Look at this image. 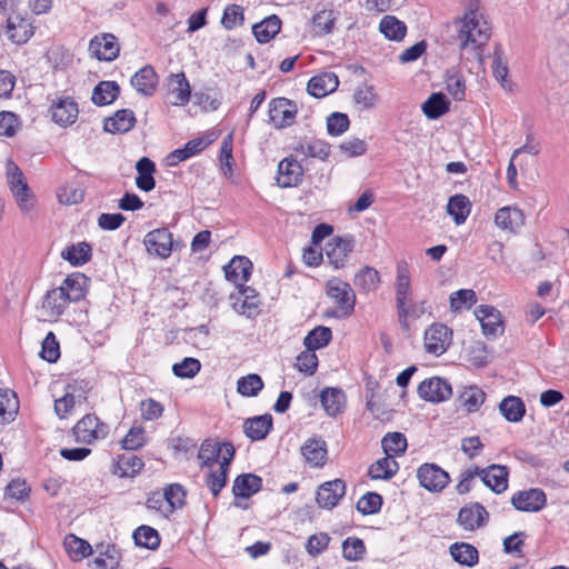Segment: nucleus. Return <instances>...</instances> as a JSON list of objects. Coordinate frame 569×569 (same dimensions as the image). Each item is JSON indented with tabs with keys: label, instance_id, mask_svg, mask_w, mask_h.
<instances>
[{
	"label": "nucleus",
	"instance_id": "f257e3e1",
	"mask_svg": "<svg viewBox=\"0 0 569 569\" xmlns=\"http://www.w3.org/2000/svg\"><path fill=\"white\" fill-rule=\"evenodd\" d=\"M458 27V39L460 40V49H467L472 46L475 56L480 64H483L485 57L481 51L488 40L490 39V28L486 21L480 22L477 19V13L470 11L463 19L456 22Z\"/></svg>",
	"mask_w": 569,
	"mask_h": 569
},
{
	"label": "nucleus",
	"instance_id": "f03ea898",
	"mask_svg": "<svg viewBox=\"0 0 569 569\" xmlns=\"http://www.w3.org/2000/svg\"><path fill=\"white\" fill-rule=\"evenodd\" d=\"M6 169L7 181L19 209L29 213L34 206V198L22 170L12 160L7 161Z\"/></svg>",
	"mask_w": 569,
	"mask_h": 569
},
{
	"label": "nucleus",
	"instance_id": "7ed1b4c3",
	"mask_svg": "<svg viewBox=\"0 0 569 569\" xmlns=\"http://www.w3.org/2000/svg\"><path fill=\"white\" fill-rule=\"evenodd\" d=\"M234 447L230 442L207 439L200 447L198 458L202 461V467L211 469L213 463H218L219 467H229L234 457Z\"/></svg>",
	"mask_w": 569,
	"mask_h": 569
},
{
	"label": "nucleus",
	"instance_id": "20e7f679",
	"mask_svg": "<svg viewBox=\"0 0 569 569\" xmlns=\"http://www.w3.org/2000/svg\"><path fill=\"white\" fill-rule=\"evenodd\" d=\"M326 292L327 296L339 307L342 317H349L353 313L356 295L348 282L338 278H332L327 281Z\"/></svg>",
	"mask_w": 569,
	"mask_h": 569
},
{
	"label": "nucleus",
	"instance_id": "39448f33",
	"mask_svg": "<svg viewBox=\"0 0 569 569\" xmlns=\"http://www.w3.org/2000/svg\"><path fill=\"white\" fill-rule=\"evenodd\" d=\"M73 433L77 441L89 445L96 440L104 439L109 433V426L94 415H86L73 427Z\"/></svg>",
	"mask_w": 569,
	"mask_h": 569
},
{
	"label": "nucleus",
	"instance_id": "423d86ee",
	"mask_svg": "<svg viewBox=\"0 0 569 569\" xmlns=\"http://www.w3.org/2000/svg\"><path fill=\"white\" fill-rule=\"evenodd\" d=\"M417 478L420 486L430 492H441L450 482L449 473L436 463L421 465Z\"/></svg>",
	"mask_w": 569,
	"mask_h": 569
},
{
	"label": "nucleus",
	"instance_id": "0eeeda50",
	"mask_svg": "<svg viewBox=\"0 0 569 569\" xmlns=\"http://www.w3.org/2000/svg\"><path fill=\"white\" fill-rule=\"evenodd\" d=\"M143 244L150 256L166 259L173 250L172 233L168 228L151 230L144 236Z\"/></svg>",
	"mask_w": 569,
	"mask_h": 569
},
{
	"label": "nucleus",
	"instance_id": "6e6552de",
	"mask_svg": "<svg viewBox=\"0 0 569 569\" xmlns=\"http://www.w3.org/2000/svg\"><path fill=\"white\" fill-rule=\"evenodd\" d=\"M298 112L293 101L287 98H274L269 102V121L276 128H286L293 123Z\"/></svg>",
	"mask_w": 569,
	"mask_h": 569
},
{
	"label": "nucleus",
	"instance_id": "1a4fd4ad",
	"mask_svg": "<svg viewBox=\"0 0 569 569\" xmlns=\"http://www.w3.org/2000/svg\"><path fill=\"white\" fill-rule=\"evenodd\" d=\"M417 392L425 401L439 403L451 397L452 388L446 379L431 377L420 382Z\"/></svg>",
	"mask_w": 569,
	"mask_h": 569
},
{
	"label": "nucleus",
	"instance_id": "9d476101",
	"mask_svg": "<svg viewBox=\"0 0 569 569\" xmlns=\"http://www.w3.org/2000/svg\"><path fill=\"white\" fill-rule=\"evenodd\" d=\"M510 502L519 511L539 512L547 505V496L540 488H530L515 492Z\"/></svg>",
	"mask_w": 569,
	"mask_h": 569
},
{
	"label": "nucleus",
	"instance_id": "9b49d317",
	"mask_svg": "<svg viewBox=\"0 0 569 569\" xmlns=\"http://www.w3.org/2000/svg\"><path fill=\"white\" fill-rule=\"evenodd\" d=\"M452 331L442 323H433L425 332V348L427 352L440 356L451 343Z\"/></svg>",
	"mask_w": 569,
	"mask_h": 569
},
{
	"label": "nucleus",
	"instance_id": "f8f14e48",
	"mask_svg": "<svg viewBox=\"0 0 569 569\" xmlns=\"http://www.w3.org/2000/svg\"><path fill=\"white\" fill-rule=\"evenodd\" d=\"M346 489V481L342 479L326 481L318 487L316 501L320 508L331 510L345 497Z\"/></svg>",
	"mask_w": 569,
	"mask_h": 569
},
{
	"label": "nucleus",
	"instance_id": "ddd939ff",
	"mask_svg": "<svg viewBox=\"0 0 569 569\" xmlns=\"http://www.w3.org/2000/svg\"><path fill=\"white\" fill-rule=\"evenodd\" d=\"M89 51L100 61H112L119 56L120 47L111 33H101L91 39Z\"/></svg>",
	"mask_w": 569,
	"mask_h": 569
},
{
	"label": "nucleus",
	"instance_id": "4468645a",
	"mask_svg": "<svg viewBox=\"0 0 569 569\" xmlns=\"http://www.w3.org/2000/svg\"><path fill=\"white\" fill-rule=\"evenodd\" d=\"M191 89L183 72L171 73L167 79V99L172 106H184L189 102Z\"/></svg>",
	"mask_w": 569,
	"mask_h": 569
},
{
	"label": "nucleus",
	"instance_id": "2eb2a0df",
	"mask_svg": "<svg viewBox=\"0 0 569 569\" xmlns=\"http://www.w3.org/2000/svg\"><path fill=\"white\" fill-rule=\"evenodd\" d=\"M489 520V513L485 509V507L475 502L469 506L462 507L458 513V523L465 529L469 531H475L478 528L487 525Z\"/></svg>",
	"mask_w": 569,
	"mask_h": 569
},
{
	"label": "nucleus",
	"instance_id": "dca6fc26",
	"mask_svg": "<svg viewBox=\"0 0 569 569\" xmlns=\"http://www.w3.org/2000/svg\"><path fill=\"white\" fill-rule=\"evenodd\" d=\"M303 176V168L293 158H284L278 164L277 184L281 188H291L298 186Z\"/></svg>",
	"mask_w": 569,
	"mask_h": 569
},
{
	"label": "nucleus",
	"instance_id": "f3484780",
	"mask_svg": "<svg viewBox=\"0 0 569 569\" xmlns=\"http://www.w3.org/2000/svg\"><path fill=\"white\" fill-rule=\"evenodd\" d=\"M475 315L481 323L485 336L496 337L503 331L501 315L495 307L480 305L476 308Z\"/></svg>",
	"mask_w": 569,
	"mask_h": 569
},
{
	"label": "nucleus",
	"instance_id": "a211bd4d",
	"mask_svg": "<svg viewBox=\"0 0 569 569\" xmlns=\"http://www.w3.org/2000/svg\"><path fill=\"white\" fill-rule=\"evenodd\" d=\"M495 223L502 230L516 233L525 224V214L517 207L506 206L497 210Z\"/></svg>",
	"mask_w": 569,
	"mask_h": 569
},
{
	"label": "nucleus",
	"instance_id": "6ab92c4d",
	"mask_svg": "<svg viewBox=\"0 0 569 569\" xmlns=\"http://www.w3.org/2000/svg\"><path fill=\"white\" fill-rule=\"evenodd\" d=\"M6 33L17 44L26 43L34 33L32 23L20 16H12L7 19Z\"/></svg>",
	"mask_w": 569,
	"mask_h": 569
},
{
	"label": "nucleus",
	"instance_id": "aec40b11",
	"mask_svg": "<svg viewBox=\"0 0 569 569\" xmlns=\"http://www.w3.org/2000/svg\"><path fill=\"white\" fill-rule=\"evenodd\" d=\"M70 302L63 289L57 287L46 293L41 310L48 318H58L64 312Z\"/></svg>",
	"mask_w": 569,
	"mask_h": 569
},
{
	"label": "nucleus",
	"instance_id": "412c9836",
	"mask_svg": "<svg viewBox=\"0 0 569 569\" xmlns=\"http://www.w3.org/2000/svg\"><path fill=\"white\" fill-rule=\"evenodd\" d=\"M301 455L307 463L312 467H322L327 461V443L320 437H312L306 440L300 448Z\"/></svg>",
	"mask_w": 569,
	"mask_h": 569
},
{
	"label": "nucleus",
	"instance_id": "4be33fe9",
	"mask_svg": "<svg viewBox=\"0 0 569 569\" xmlns=\"http://www.w3.org/2000/svg\"><path fill=\"white\" fill-rule=\"evenodd\" d=\"M509 471L506 466L491 465L488 468H480V478L483 483L493 492L501 493L508 488Z\"/></svg>",
	"mask_w": 569,
	"mask_h": 569
},
{
	"label": "nucleus",
	"instance_id": "5701e85b",
	"mask_svg": "<svg viewBox=\"0 0 569 569\" xmlns=\"http://www.w3.org/2000/svg\"><path fill=\"white\" fill-rule=\"evenodd\" d=\"M353 241L335 237L326 244V257L335 268L343 267L347 256L352 251Z\"/></svg>",
	"mask_w": 569,
	"mask_h": 569
},
{
	"label": "nucleus",
	"instance_id": "b1692460",
	"mask_svg": "<svg viewBox=\"0 0 569 569\" xmlns=\"http://www.w3.org/2000/svg\"><path fill=\"white\" fill-rule=\"evenodd\" d=\"M158 74L152 66H144L131 78V86L141 94L150 97L156 92Z\"/></svg>",
	"mask_w": 569,
	"mask_h": 569
},
{
	"label": "nucleus",
	"instance_id": "393cba45",
	"mask_svg": "<svg viewBox=\"0 0 569 569\" xmlns=\"http://www.w3.org/2000/svg\"><path fill=\"white\" fill-rule=\"evenodd\" d=\"M251 270V261L242 256H236L224 267L226 278L239 287H242V284L249 280Z\"/></svg>",
	"mask_w": 569,
	"mask_h": 569
},
{
	"label": "nucleus",
	"instance_id": "a878e982",
	"mask_svg": "<svg viewBox=\"0 0 569 569\" xmlns=\"http://www.w3.org/2000/svg\"><path fill=\"white\" fill-rule=\"evenodd\" d=\"M338 86L339 79L336 73L322 72L309 80L307 90L315 98H323L336 91Z\"/></svg>",
	"mask_w": 569,
	"mask_h": 569
},
{
	"label": "nucleus",
	"instance_id": "bb28decb",
	"mask_svg": "<svg viewBox=\"0 0 569 569\" xmlns=\"http://www.w3.org/2000/svg\"><path fill=\"white\" fill-rule=\"evenodd\" d=\"M52 120L61 126L72 124L79 114L77 102L71 98H60L51 106Z\"/></svg>",
	"mask_w": 569,
	"mask_h": 569
},
{
	"label": "nucleus",
	"instance_id": "cd10ccee",
	"mask_svg": "<svg viewBox=\"0 0 569 569\" xmlns=\"http://www.w3.org/2000/svg\"><path fill=\"white\" fill-rule=\"evenodd\" d=\"M273 419L269 413L248 418L243 423V432L252 441L264 439L272 429Z\"/></svg>",
	"mask_w": 569,
	"mask_h": 569
},
{
	"label": "nucleus",
	"instance_id": "c85d7f7f",
	"mask_svg": "<svg viewBox=\"0 0 569 569\" xmlns=\"http://www.w3.org/2000/svg\"><path fill=\"white\" fill-rule=\"evenodd\" d=\"M262 487V479L253 473L239 475L232 486V492L237 498H250L252 495L260 491Z\"/></svg>",
	"mask_w": 569,
	"mask_h": 569
},
{
	"label": "nucleus",
	"instance_id": "c756f323",
	"mask_svg": "<svg viewBox=\"0 0 569 569\" xmlns=\"http://www.w3.org/2000/svg\"><path fill=\"white\" fill-rule=\"evenodd\" d=\"M136 124L134 112L131 109L118 110L113 117L104 121V130L110 133H124Z\"/></svg>",
	"mask_w": 569,
	"mask_h": 569
},
{
	"label": "nucleus",
	"instance_id": "7c9ffc66",
	"mask_svg": "<svg viewBox=\"0 0 569 569\" xmlns=\"http://www.w3.org/2000/svg\"><path fill=\"white\" fill-rule=\"evenodd\" d=\"M320 402L328 416L337 417L345 408L346 395L339 388H326L320 393Z\"/></svg>",
	"mask_w": 569,
	"mask_h": 569
},
{
	"label": "nucleus",
	"instance_id": "2f4dec72",
	"mask_svg": "<svg viewBox=\"0 0 569 569\" xmlns=\"http://www.w3.org/2000/svg\"><path fill=\"white\" fill-rule=\"evenodd\" d=\"M240 293L242 298H239L232 305L234 311L248 318L257 316L259 313L260 303L257 291L250 287H243Z\"/></svg>",
	"mask_w": 569,
	"mask_h": 569
},
{
	"label": "nucleus",
	"instance_id": "473e14b6",
	"mask_svg": "<svg viewBox=\"0 0 569 569\" xmlns=\"http://www.w3.org/2000/svg\"><path fill=\"white\" fill-rule=\"evenodd\" d=\"M136 170L138 172L136 186L144 192L153 190L156 187V180L153 178L156 171L154 162L147 157H142L136 163Z\"/></svg>",
	"mask_w": 569,
	"mask_h": 569
},
{
	"label": "nucleus",
	"instance_id": "72a5a7b5",
	"mask_svg": "<svg viewBox=\"0 0 569 569\" xmlns=\"http://www.w3.org/2000/svg\"><path fill=\"white\" fill-rule=\"evenodd\" d=\"M411 301V286L408 266L402 262L397 266L396 305L401 307L403 302Z\"/></svg>",
	"mask_w": 569,
	"mask_h": 569
},
{
	"label": "nucleus",
	"instance_id": "f704fd0d",
	"mask_svg": "<svg viewBox=\"0 0 569 569\" xmlns=\"http://www.w3.org/2000/svg\"><path fill=\"white\" fill-rule=\"evenodd\" d=\"M399 470V465L393 457H386L375 461L368 469V476L372 480H390Z\"/></svg>",
	"mask_w": 569,
	"mask_h": 569
},
{
	"label": "nucleus",
	"instance_id": "c9c22d12",
	"mask_svg": "<svg viewBox=\"0 0 569 569\" xmlns=\"http://www.w3.org/2000/svg\"><path fill=\"white\" fill-rule=\"evenodd\" d=\"M280 29L281 20L272 14L261 22L253 24L252 32L258 42L267 43L280 32Z\"/></svg>",
	"mask_w": 569,
	"mask_h": 569
},
{
	"label": "nucleus",
	"instance_id": "e433bc0d",
	"mask_svg": "<svg viewBox=\"0 0 569 569\" xmlns=\"http://www.w3.org/2000/svg\"><path fill=\"white\" fill-rule=\"evenodd\" d=\"M471 211V202L465 194L458 193L449 198L447 213L453 218L456 224H462Z\"/></svg>",
	"mask_w": 569,
	"mask_h": 569
},
{
	"label": "nucleus",
	"instance_id": "4c0bfd02",
	"mask_svg": "<svg viewBox=\"0 0 569 569\" xmlns=\"http://www.w3.org/2000/svg\"><path fill=\"white\" fill-rule=\"evenodd\" d=\"M87 281L88 278L84 274L72 273L63 280L59 288L63 289V291L67 293V299H69L71 302H78L86 295L84 287Z\"/></svg>",
	"mask_w": 569,
	"mask_h": 569
},
{
	"label": "nucleus",
	"instance_id": "58836bf2",
	"mask_svg": "<svg viewBox=\"0 0 569 569\" xmlns=\"http://www.w3.org/2000/svg\"><path fill=\"white\" fill-rule=\"evenodd\" d=\"M142 459L131 452L120 455L116 462L114 473L120 478L134 477L143 468Z\"/></svg>",
	"mask_w": 569,
	"mask_h": 569
},
{
	"label": "nucleus",
	"instance_id": "ea45409f",
	"mask_svg": "<svg viewBox=\"0 0 569 569\" xmlns=\"http://www.w3.org/2000/svg\"><path fill=\"white\" fill-rule=\"evenodd\" d=\"M120 93V87L116 81H100L93 89L91 100L96 106L112 103Z\"/></svg>",
	"mask_w": 569,
	"mask_h": 569
},
{
	"label": "nucleus",
	"instance_id": "a19ab883",
	"mask_svg": "<svg viewBox=\"0 0 569 569\" xmlns=\"http://www.w3.org/2000/svg\"><path fill=\"white\" fill-rule=\"evenodd\" d=\"M450 101L442 92H433L423 102L422 111L428 119L435 120L449 111Z\"/></svg>",
	"mask_w": 569,
	"mask_h": 569
},
{
	"label": "nucleus",
	"instance_id": "79ce46f5",
	"mask_svg": "<svg viewBox=\"0 0 569 569\" xmlns=\"http://www.w3.org/2000/svg\"><path fill=\"white\" fill-rule=\"evenodd\" d=\"M486 393L478 386H467L461 389L458 402L468 412L477 411L485 402Z\"/></svg>",
	"mask_w": 569,
	"mask_h": 569
},
{
	"label": "nucleus",
	"instance_id": "37998d69",
	"mask_svg": "<svg viewBox=\"0 0 569 569\" xmlns=\"http://www.w3.org/2000/svg\"><path fill=\"white\" fill-rule=\"evenodd\" d=\"M450 555L455 561L467 567H473L479 561L477 548L467 542H456L451 545Z\"/></svg>",
	"mask_w": 569,
	"mask_h": 569
},
{
	"label": "nucleus",
	"instance_id": "c03bdc74",
	"mask_svg": "<svg viewBox=\"0 0 569 569\" xmlns=\"http://www.w3.org/2000/svg\"><path fill=\"white\" fill-rule=\"evenodd\" d=\"M61 257L72 266H82L90 261L92 257V248L86 241L78 242L62 250Z\"/></svg>",
	"mask_w": 569,
	"mask_h": 569
},
{
	"label": "nucleus",
	"instance_id": "a18cd8bd",
	"mask_svg": "<svg viewBox=\"0 0 569 569\" xmlns=\"http://www.w3.org/2000/svg\"><path fill=\"white\" fill-rule=\"evenodd\" d=\"M295 150L306 157L318 158L320 160H326L330 154V146L323 140L313 138L299 142Z\"/></svg>",
	"mask_w": 569,
	"mask_h": 569
},
{
	"label": "nucleus",
	"instance_id": "49530a36",
	"mask_svg": "<svg viewBox=\"0 0 569 569\" xmlns=\"http://www.w3.org/2000/svg\"><path fill=\"white\" fill-rule=\"evenodd\" d=\"M499 410L506 420L510 422H519L526 413L523 401L516 396L503 398L499 405Z\"/></svg>",
	"mask_w": 569,
	"mask_h": 569
},
{
	"label": "nucleus",
	"instance_id": "de8ad7c7",
	"mask_svg": "<svg viewBox=\"0 0 569 569\" xmlns=\"http://www.w3.org/2000/svg\"><path fill=\"white\" fill-rule=\"evenodd\" d=\"M99 556L93 560L96 569H116L119 566L121 555L114 545L98 546Z\"/></svg>",
	"mask_w": 569,
	"mask_h": 569
},
{
	"label": "nucleus",
	"instance_id": "09e8293b",
	"mask_svg": "<svg viewBox=\"0 0 569 569\" xmlns=\"http://www.w3.org/2000/svg\"><path fill=\"white\" fill-rule=\"evenodd\" d=\"M379 30L387 39L400 41L406 36L407 27L395 16H385L379 23Z\"/></svg>",
	"mask_w": 569,
	"mask_h": 569
},
{
	"label": "nucleus",
	"instance_id": "8fccbe9b",
	"mask_svg": "<svg viewBox=\"0 0 569 569\" xmlns=\"http://www.w3.org/2000/svg\"><path fill=\"white\" fill-rule=\"evenodd\" d=\"M312 34L315 37H323L333 31L336 17L332 10H321L317 12L311 20Z\"/></svg>",
	"mask_w": 569,
	"mask_h": 569
},
{
	"label": "nucleus",
	"instance_id": "3c124183",
	"mask_svg": "<svg viewBox=\"0 0 569 569\" xmlns=\"http://www.w3.org/2000/svg\"><path fill=\"white\" fill-rule=\"evenodd\" d=\"M19 410V401L12 391H0V423L12 421Z\"/></svg>",
	"mask_w": 569,
	"mask_h": 569
},
{
	"label": "nucleus",
	"instance_id": "603ef678",
	"mask_svg": "<svg viewBox=\"0 0 569 569\" xmlns=\"http://www.w3.org/2000/svg\"><path fill=\"white\" fill-rule=\"evenodd\" d=\"M332 339V331L329 327L318 326L306 336L303 345L310 351L321 349L329 345Z\"/></svg>",
	"mask_w": 569,
	"mask_h": 569
},
{
	"label": "nucleus",
	"instance_id": "864d4df0",
	"mask_svg": "<svg viewBox=\"0 0 569 569\" xmlns=\"http://www.w3.org/2000/svg\"><path fill=\"white\" fill-rule=\"evenodd\" d=\"M134 543L150 550H157L160 546V536L156 529L150 526L142 525L138 527L133 535Z\"/></svg>",
	"mask_w": 569,
	"mask_h": 569
},
{
	"label": "nucleus",
	"instance_id": "5fc2aeb1",
	"mask_svg": "<svg viewBox=\"0 0 569 569\" xmlns=\"http://www.w3.org/2000/svg\"><path fill=\"white\" fill-rule=\"evenodd\" d=\"M353 283L363 292L375 291L380 283L379 272L375 268L363 267L356 273Z\"/></svg>",
	"mask_w": 569,
	"mask_h": 569
},
{
	"label": "nucleus",
	"instance_id": "6e6d98bb",
	"mask_svg": "<svg viewBox=\"0 0 569 569\" xmlns=\"http://www.w3.org/2000/svg\"><path fill=\"white\" fill-rule=\"evenodd\" d=\"M385 453L389 457L400 456L407 449V438L401 432H388L381 440Z\"/></svg>",
	"mask_w": 569,
	"mask_h": 569
},
{
	"label": "nucleus",
	"instance_id": "4d7b16f0",
	"mask_svg": "<svg viewBox=\"0 0 569 569\" xmlns=\"http://www.w3.org/2000/svg\"><path fill=\"white\" fill-rule=\"evenodd\" d=\"M446 86L449 94L457 101H462L466 97V81L456 70H448L446 73Z\"/></svg>",
	"mask_w": 569,
	"mask_h": 569
},
{
	"label": "nucleus",
	"instance_id": "13d9d810",
	"mask_svg": "<svg viewBox=\"0 0 569 569\" xmlns=\"http://www.w3.org/2000/svg\"><path fill=\"white\" fill-rule=\"evenodd\" d=\"M263 388V381L257 373L241 377L237 382V390L241 396L256 397Z\"/></svg>",
	"mask_w": 569,
	"mask_h": 569
},
{
	"label": "nucleus",
	"instance_id": "bf43d9fd",
	"mask_svg": "<svg viewBox=\"0 0 569 569\" xmlns=\"http://www.w3.org/2000/svg\"><path fill=\"white\" fill-rule=\"evenodd\" d=\"M64 546L73 560H80L89 556L92 551V548L88 541L78 538L74 535H69L66 537Z\"/></svg>",
	"mask_w": 569,
	"mask_h": 569
},
{
	"label": "nucleus",
	"instance_id": "052dcab7",
	"mask_svg": "<svg viewBox=\"0 0 569 569\" xmlns=\"http://www.w3.org/2000/svg\"><path fill=\"white\" fill-rule=\"evenodd\" d=\"M366 553V546L362 539L358 537H348L342 542V556L348 561H358Z\"/></svg>",
	"mask_w": 569,
	"mask_h": 569
},
{
	"label": "nucleus",
	"instance_id": "680f3d73",
	"mask_svg": "<svg viewBox=\"0 0 569 569\" xmlns=\"http://www.w3.org/2000/svg\"><path fill=\"white\" fill-rule=\"evenodd\" d=\"M162 493L166 496L167 511L172 513L176 509L183 507L186 491L181 485L171 483L163 490Z\"/></svg>",
	"mask_w": 569,
	"mask_h": 569
},
{
	"label": "nucleus",
	"instance_id": "e2e57ef3",
	"mask_svg": "<svg viewBox=\"0 0 569 569\" xmlns=\"http://www.w3.org/2000/svg\"><path fill=\"white\" fill-rule=\"evenodd\" d=\"M244 21L243 8L239 4H228L221 18V24L227 30H232L238 26H242Z\"/></svg>",
	"mask_w": 569,
	"mask_h": 569
},
{
	"label": "nucleus",
	"instance_id": "0e129e2a",
	"mask_svg": "<svg viewBox=\"0 0 569 569\" xmlns=\"http://www.w3.org/2000/svg\"><path fill=\"white\" fill-rule=\"evenodd\" d=\"M382 501L379 493L367 492L358 500L357 510L365 516L377 513L382 507Z\"/></svg>",
	"mask_w": 569,
	"mask_h": 569
},
{
	"label": "nucleus",
	"instance_id": "69168bd1",
	"mask_svg": "<svg viewBox=\"0 0 569 569\" xmlns=\"http://www.w3.org/2000/svg\"><path fill=\"white\" fill-rule=\"evenodd\" d=\"M508 63L503 54L501 44L497 43L493 49L492 59V73L493 77L501 83H503L508 76Z\"/></svg>",
	"mask_w": 569,
	"mask_h": 569
},
{
	"label": "nucleus",
	"instance_id": "338daca9",
	"mask_svg": "<svg viewBox=\"0 0 569 569\" xmlns=\"http://www.w3.org/2000/svg\"><path fill=\"white\" fill-rule=\"evenodd\" d=\"M477 302L476 292L471 289H460L450 296V307L457 311L463 307L470 308Z\"/></svg>",
	"mask_w": 569,
	"mask_h": 569
},
{
	"label": "nucleus",
	"instance_id": "774afa93",
	"mask_svg": "<svg viewBox=\"0 0 569 569\" xmlns=\"http://www.w3.org/2000/svg\"><path fill=\"white\" fill-rule=\"evenodd\" d=\"M40 356L43 360L50 363H54L59 359L60 347L53 332H48L43 339Z\"/></svg>",
	"mask_w": 569,
	"mask_h": 569
}]
</instances>
